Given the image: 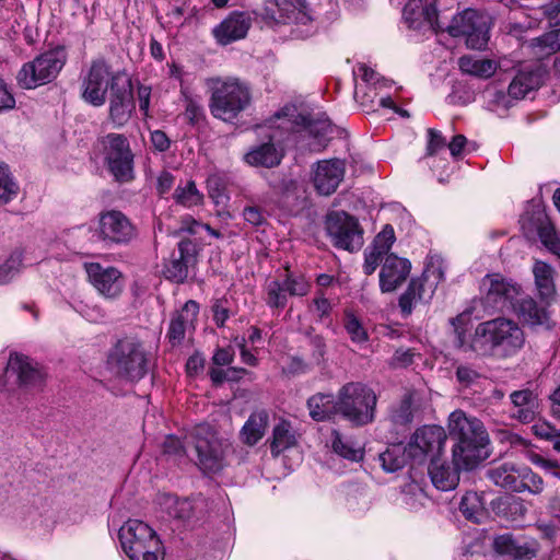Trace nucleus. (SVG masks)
<instances>
[{"instance_id": "nucleus-1", "label": "nucleus", "mask_w": 560, "mask_h": 560, "mask_svg": "<svg viewBox=\"0 0 560 560\" xmlns=\"http://www.w3.org/2000/svg\"><path fill=\"white\" fill-rule=\"evenodd\" d=\"M524 342L521 327L511 319L499 317L477 326L470 348L479 355L509 358L520 351Z\"/></svg>"}, {"instance_id": "nucleus-2", "label": "nucleus", "mask_w": 560, "mask_h": 560, "mask_svg": "<svg viewBox=\"0 0 560 560\" xmlns=\"http://www.w3.org/2000/svg\"><path fill=\"white\" fill-rule=\"evenodd\" d=\"M448 431L457 440L453 447V464L466 470L472 469L480 462L481 451L488 442L483 424L477 418L455 410L448 417Z\"/></svg>"}, {"instance_id": "nucleus-3", "label": "nucleus", "mask_w": 560, "mask_h": 560, "mask_svg": "<svg viewBox=\"0 0 560 560\" xmlns=\"http://www.w3.org/2000/svg\"><path fill=\"white\" fill-rule=\"evenodd\" d=\"M207 85L211 92L210 113L224 122H234L250 104L249 86L236 78H211Z\"/></svg>"}, {"instance_id": "nucleus-4", "label": "nucleus", "mask_w": 560, "mask_h": 560, "mask_svg": "<svg viewBox=\"0 0 560 560\" xmlns=\"http://www.w3.org/2000/svg\"><path fill=\"white\" fill-rule=\"evenodd\" d=\"M129 81L125 72L113 71L103 59L94 60L82 80V98L96 107L105 104L106 95L118 92Z\"/></svg>"}, {"instance_id": "nucleus-5", "label": "nucleus", "mask_w": 560, "mask_h": 560, "mask_svg": "<svg viewBox=\"0 0 560 560\" xmlns=\"http://www.w3.org/2000/svg\"><path fill=\"white\" fill-rule=\"evenodd\" d=\"M119 539L130 560H162V544L155 532L139 520H129L119 529Z\"/></svg>"}, {"instance_id": "nucleus-6", "label": "nucleus", "mask_w": 560, "mask_h": 560, "mask_svg": "<svg viewBox=\"0 0 560 560\" xmlns=\"http://www.w3.org/2000/svg\"><path fill=\"white\" fill-rule=\"evenodd\" d=\"M339 413L354 425H365L375 418L377 398L373 389L360 382L343 385L338 392Z\"/></svg>"}, {"instance_id": "nucleus-7", "label": "nucleus", "mask_w": 560, "mask_h": 560, "mask_svg": "<svg viewBox=\"0 0 560 560\" xmlns=\"http://www.w3.org/2000/svg\"><path fill=\"white\" fill-rule=\"evenodd\" d=\"M109 369L119 377L135 382L148 371V357L142 343L131 337L117 341L108 355Z\"/></svg>"}, {"instance_id": "nucleus-8", "label": "nucleus", "mask_w": 560, "mask_h": 560, "mask_svg": "<svg viewBox=\"0 0 560 560\" xmlns=\"http://www.w3.org/2000/svg\"><path fill=\"white\" fill-rule=\"evenodd\" d=\"M445 266L442 259L431 258L421 277L412 279L407 290L399 298V307L405 315L411 314L419 304L429 303L444 280Z\"/></svg>"}, {"instance_id": "nucleus-9", "label": "nucleus", "mask_w": 560, "mask_h": 560, "mask_svg": "<svg viewBox=\"0 0 560 560\" xmlns=\"http://www.w3.org/2000/svg\"><path fill=\"white\" fill-rule=\"evenodd\" d=\"M62 49L45 51L24 63L16 75L18 83L24 89H36L52 82L66 65Z\"/></svg>"}, {"instance_id": "nucleus-10", "label": "nucleus", "mask_w": 560, "mask_h": 560, "mask_svg": "<svg viewBox=\"0 0 560 560\" xmlns=\"http://www.w3.org/2000/svg\"><path fill=\"white\" fill-rule=\"evenodd\" d=\"M109 173L119 183L135 178L133 159L128 139L120 133H108L98 139Z\"/></svg>"}, {"instance_id": "nucleus-11", "label": "nucleus", "mask_w": 560, "mask_h": 560, "mask_svg": "<svg viewBox=\"0 0 560 560\" xmlns=\"http://www.w3.org/2000/svg\"><path fill=\"white\" fill-rule=\"evenodd\" d=\"M191 438L201 470L217 472L225 466L228 444L218 436L211 425H197Z\"/></svg>"}, {"instance_id": "nucleus-12", "label": "nucleus", "mask_w": 560, "mask_h": 560, "mask_svg": "<svg viewBox=\"0 0 560 560\" xmlns=\"http://www.w3.org/2000/svg\"><path fill=\"white\" fill-rule=\"evenodd\" d=\"M453 37H465L471 49H482L489 40L490 18L472 9L455 15L445 27Z\"/></svg>"}, {"instance_id": "nucleus-13", "label": "nucleus", "mask_w": 560, "mask_h": 560, "mask_svg": "<svg viewBox=\"0 0 560 560\" xmlns=\"http://www.w3.org/2000/svg\"><path fill=\"white\" fill-rule=\"evenodd\" d=\"M453 37H465L471 49H482L489 40L490 18L472 9L455 15L445 27Z\"/></svg>"}, {"instance_id": "nucleus-14", "label": "nucleus", "mask_w": 560, "mask_h": 560, "mask_svg": "<svg viewBox=\"0 0 560 560\" xmlns=\"http://www.w3.org/2000/svg\"><path fill=\"white\" fill-rule=\"evenodd\" d=\"M326 230L332 244L338 248L355 252L363 246V230L358 220L345 211L329 213Z\"/></svg>"}, {"instance_id": "nucleus-15", "label": "nucleus", "mask_w": 560, "mask_h": 560, "mask_svg": "<svg viewBox=\"0 0 560 560\" xmlns=\"http://www.w3.org/2000/svg\"><path fill=\"white\" fill-rule=\"evenodd\" d=\"M447 435L440 425H423L418 428L408 442V455L421 463L427 457L438 458L442 453Z\"/></svg>"}, {"instance_id": "nucleus-16", "label": "nucleus", "mask_w": 560, "mask_h": 560, "mask_svg": "<svg viewBox=\"0 0 560 560\" xmlns=\"http://www.w3.org/2000/svg\"><path fill=\"white\" fill-rule=\"evenodd\" d=\"M96 233L98 238L109 246L126 245L137 236L136 226L118 210H108L100 214Z\"/></svg>"}, {"instance_id": "nucleus-17", "label": "nucleus", "mask_w": 560, "mask_h": 560, "mask_svg": "<svg viewBox=\"0 0 560 560\" xmlns=\"http://www.w3.org/2000/svg\"><path fill=\"white\" fill-rule=\"evenodd\" d=\"M486 301L498 310H512L522 295V288L512 279L500 273L487 275L482 280Z\"/></svg>"}, {"instance_id": "nucleus-18", "label": "nucleus", "mask_w": 560, "mask_h": 560, "mask_svg": "<svg viewBox=\"0 0 560 560\" xmlns=\"http://www.w3.org/2000/svg\"><path fill=\"white\" fill-rule=\"evenodd\" d=\"M310 282L301 273L284 270L283 279H275L267 284V304L271 307L283 308L287 304V295L304 296L310 291Z\"/></svg>"}, {"instance_id": "nucleus-19", "label": "nucleus", "mask_w": 560, "mask_h": 560, "mask_svg": "<svg viewBox=\"0 0 560 560\" xmlns=\"http://www.w3.org/2000/svg\"><path fill=\"white\" fill-rule=\"evenodd\" d=\"M346 163L339 159L318 161L313 166L312 180L318 194L330 196L343 180Z\"/></svg>"}, {"instance_id": "nucleus-20", "label": "nucleus", "mask_w": 560, "mask_h": 560, "mask_svg": "<svg viewBox=\"0 0 560 560\" xmlns=\"http://www.w3.org/2000/svg\"><path fill=\"white\" fill-rule=\"evenodd\" d=\"M84 267L90 282L104 298L115 299L122 292V275L117 268L98 262L85 264Z\"/></svg>"}, {"instance_id": "nucleus-21", "label": "nucleus", "mask_w": 560, "mask_h": 560, "mask_svg": "<svg viewBox=\"0 0 560 560\" xmlns=\"http://www.w3.org/2000/svg\"><path fill=\"white\" fill-rule=\"evenodd\" d=\"M435 4L436 0H409L404 8V18L412 28L442 31L444 26L438 16Z\"/></svg>"}, {"instance_id": "nucleus-22", "label": "nucleus", "mask_w": 560, "mask_h": 560, "mask_svg": "<svg viewBox=\"0 0 560 560\" xmlns=\"http://www.w3.org/2000/svg\"><path fill=\"white\" fill-rule=\"evenodd\" d=\"M252 18L246 12L233 11L212 28V36L219 45L226 46L246 37Z\"/></svg>"}, {"instance_id": "nucleus-23", "label": "nucleus", "mask_w": 560, "mask_h": 560, "mask_svg": "<svg viewBox=\"0 0 560 560\" xmlns=\"http://www.w3.org/2000/svg\"><path fill=\"white\" fill-rule=\"evenodd\" d=\"M411 269L409 260L394 254L387 255L380 272L382 293L394 292L407 279Z\"/></svg>"}, {"instance_id": "nucleus-24", "label": "nucleus", "mask_w": 560, "mask_h": 560, "mask_svg": "<svg viewBox=\"0 0 560 560\" xmlns=\"http://www.w3.org/2000/svg\"><path fill=\"white\" fill-rule=\"evenodd\" d=\"M136 110L130 80L109 96L108 119L116 128L128 124Z\"/></svg>"}, {"instance_id": "nucleus-25", "label": "nucleus", "mask_w": 560, "mask_h": 560, "mask_svg": "<svg viewBox=\"0 0 560 560\" xmlns=\"http://www.w3.org/2000/svg\"><path fill=\"white\" fill-rule=\"evenodd\" d=\"M7 371L16 375L19 383L26 387L39 386L45 378V374L38 364L23 354H11Z\"/></svg>"}, {"instance_id": "nucleus-26", "label": "nucleus", "mask_w": 560, "mask_h": 560, "mask_svg": "<svg viewBox=\"0 0 560 560\" xmlns=\"http://www.w3.org/2000/svg\"><path fill=\"white\" fill-rule=\"evenodd\" d=\"M493 545L497 552L514 560H530L539 550V544L535 539L518 540L510 534L498 536Z\"/></svg>"}, {"instance_id": "nucleus-27", "label": "nucleus", "mask_w": 560, "mask_h": 560, "mask_svg": "<svg viewBox=\"0 0 560 560\" xmlns=\"http://www.w3.org/2000/svg\"><path fill=\"white\" fill-rule=\"evenodd\" d=\"M199 313L197 302L187 301L180 311H178L171 319L167 337L172 345H179L185 338L188 328H192Z\"/></svg>"}, {"instance_id": "nucleus-28", "label": "nucleus", "mask_w": 560, "mask_h": 560, "mask_svg": "<svg viewBox=\"0 0 560 560\" xmlns=\"http://www.w3.org/2000/svg\"><path fill=\"white\" fill-rule=\"evenodd\" d=\"M512 311L529 326H547L549 327V315L546 307L540 306L537 302L528 296L522 295L518 301L513 305Z\"/></svg>"}, {"instance_id": "nucleus-29", "label": "nucleus", "mask_w": 560, "mask_h": 560, "mask_svg": "<svg viewBox=\"0 0 560 560\" xmlns=\"http://www.w3.org/2000/svg\"><path fill=\"white\" fill-rule=\"evenodd\" d=\"M510 399L513 404L514 411L512 418L522 423H530L538 415V398L529 389H521L511 393Z\"/></svg>"}, {"instance_id": "nucleus-30", "label": "nucleus", "mask_w": 560, "mask_h": 560, "mask_svg": "<svg viewBox=\"0 0 560 560\" xmlns=\"http://www.w3.org/2000/svg\"><path fill=\"white\" fill-rule=\"evenodd\" d=\"M194 244L190 240L178 243V257H174L165 266L164 275L167 279L182 283L188 277V262L192 259Z\"/></svg>"}, {"instance_id": "nucleus-31", "label": "nucleus", "mask_w": 560, "mask_h": 560, "mask_svg": "<svg viewBox=\"0 0 560 560\" xmlns=\"http://www.w3.org/2000/svg\"><path fill=\"white\" fill-rule=\"evenodd\" d=\"M466 470L459 468L454 464V468L446 465L439 457L430 460L429 475L432 483L442 491H448L454 489L459 481V470Z\"/></svg>"}, {"instance_id": "nucleus-32", "label": "nucleus", "mask_w": 560, "mask_h": 560, "mask_svg": "<svg viewBox=\"0 0 560 560\" xmlns=\"http://www.w3.org/2000/svg\"><path fill=\"white\" fill-rule=\"evenodd\" d=\"M339 398L331 394L317 393L307 399L310 416L315 421H325L339 413Z\"/></svg>"}, {"instance_id": "nucleus-33", "label": "nucleus", "mask_w": 560, "mask_h": 560, "mask_svg": "<svg viewBox=\"0 0 560 560\" xmlns=\"http://www.w3.org/2000/svg\"><path fill=\"white\" fill-rule=\"evenodd\" d=\"M420 415L418 396L415 393L406 394L402 399L393 407L390 420L396 425H408Z\"/></svg>"}, {"instance_id": "nucleus-34", "label": "nucleus", "mask_w": 560, "mask_h": 560, "mask_svg": "<svg viewBox=\"0 0 560 560\" xmlns=\"http://www.w3.org/2000/svg\"><path fill=\"white\" fill-rule=\"evenodd\" d=\"M540 74L538 71L525 68L520 70L509 85V96L514 100H521L533 90L540 85Z\"/></svg>"}, {"instance_id": "nucleus-35", "label": "nucleus", "mask_w": 560, "mask_h": 560, "mask_svg": "<svg viewBox=\"0 0 560 560\" xmlns=\"http://www.w3.org/2000/svg\"><path fill=\"white\" fill-rule=\"evenodd\" d=\"M459 69L467 74L488 79L492 77L498 68H503L501 62H495L491 59L477 58L475 56H463L458 61Z\"/></svg>"}, {"instance_id": "nucleus-36", "label": "nucleus", "mask_w": 560, "mask_h": 560, "mask_svg": "<svg viewBox=\"0 0 560 560\" xmlns=\"http://www.w3.org/2000/svg\"><path fill=\"white\" fill-rule=\"evenodd\" d=\"M535 284L541 299L549 300L555 293V269L547 262L536 260L533 266Z\"/></svg>"}, {"instance_id": "nucleus-37", "label": "nucleus", "mask_w": 560, "mask_h": 560, "mask_svg": "<svg viewBox=\"0 0 560 560\" xmlns=\"http://www.w3.org/2000/svg\"><path fill=\"white\" fill-rule=\"evenodd\" d=\"M520 467L511 463H503L499 466L492 467L487 471L488 477L497 486L515 491L521 485L518 481Z\"/></svg>"}, {"instance_id": "nucleus-38", "label": "nucleus", "mask_w": 560, "mask_h": 560, "mask_svg": "<svg viewBox=\"0 0 560 560\" xmlns=\"http://www.w3.org/2000/svg\"><path fill=\"white\" fill-rule=\"evenodd\" d=\"M282 154L272 143H264L245 154V161L253 166L273 167L281 162Z\"/></svg>"}, {"instance_id": "nucleus-39", "label": "nucleus", "mask_w": 560, "mask_h": 560, "mask_svg": "<svg viewBox=\"0 0 560 560\" xmlns=\"http://www.w3.org/2000/svg\"><path fill=\"white\" fill-rule=\"evenodd\" d=\"M285 24L294 25L292 34L296 37L304 38L315 32L314 21L307 9L305 7H296L293 2Z\"/></svg>"}, {"instance_id": "nucleus-40", "label": "nucleus", "mask_w": 560, "mask_h": 560, "mask_svg": "<svg viewBox=\"0 0 560 560\" xmlns=\"http://www.w3.org/2000/svg\"><path fill=\"white\" fill-rule=\"evenodd\" d=\"M383 469L387 472H394L401 469L409 457L408 445L402 443L392 444L378 456Z\"/></svg>"}, {"instance_id": "nucleus-41", "label": "nucleus", "mask_w": 560, "mask_h": 560, "mask_svg": "<svg viewBox=\"0 0 560 560\" xmlns=\"http://www.w3.org/2000/svg\"><path fill=\"white\" fill-rule=\"evenodd\" d=\"M268 423L266 412H256L249 416L241 431L242 441L247 445H255L265 434Z\"/></svg>"}, {"instance_id": "nucleus-42", "label": "nucleus", "mask_w": 560, "mask_h": 560, "mask_svg": "<svg viewBox=\"0 0 560 560\" xmlns=\"http://www.w3.org/2000/svg\"><path fill=\"white\" fill-rule=\"evenodd\" d=\"M330 443L334 452L343 458L358 462L363 457L361 445L343 436L336 430L331 432Z\"/></svg>"}, {"instance_id": "nucleus-43", "label": "nucleus", "mask_w": 560, "mask_h": 560, "mask_svg": "<svg viewBox=\"0 0 560 560\" xmlns=\"http://www.w3.org/2000/svg\"><path fill=\"white\" fill-rule=\"evenodd\" d=\"M173 198L176 203L186 208H192L202 205L205 197L198 190L194 180H187L177 185Z\"/></svg>"}, {"instance_id": "nucleus-44", "label": "nucleus", "mask_w": 560, "mask_h": 560, "mask_svg": "<svg viewBox=\"0 0 560 560\" xmlns=\"http://www.w3.org/2000/svg\"><path fill=\"white\" fill-rule=\"evenodd\" d=\"M295 444V435L289 422L281 421L273 428V439L271 443V452L279 455L283 451Z\"/></svg>"}, {"instance_id": "nucleus-45", "label": "nucleus", "mask_w": 560, "mask_h": 560, "mask_svg": "<svg viewBox=\"0 0 560 560\" xmlns=\"http://www.w3.org/2000/svg\"><path fill=\"white\" fill-rule=\"evenodd\" d=\"M161 504L164 505L167 514L179 520H188L192 513V505L187 499H178L172 494L161 497Z\"/></svg>"}, {"instance_id": "nucleus-46", "label": "nucleus", "mask_w": 560, "mask_h": 560, "mask_svg": "<svg viewBox=\"0 0 560 560\" xmlns=\"http://www.w3.org/2000/svg\"><path fill=\"white\" fill-rule=\"evenodd\" d=\"M291 7V0H268L265 4L262 16L268 21L285 24Z\"/></svg>"}, {"instance_id": "nucleus-47", "label": "nucleus", "mask_w": 560, "mask_h": 560, "mask_svg": "<svg viewBox=\"0 0 560 560\" xmlns=\"http://www.w3.org/2000/svg\"><path fill=\"white\" fill-rule=\"evenodd\" d=\"M518 481L521 487L516 488V492L528 491L533 494H539L544 490L542 478L527 466L520 467Z\"/></svg>"}, {"instance_id": "nucleus-48", "label": "nucleus", "mask_w": 560, "mask_h": 560, "mask_svg": "<svg viewBox=\"0 0 560 560\" xmlns=\"http://www.w3.org/2000/svg\"><path fill=\"white\" fill-rule=\"evenodd\" d=\"M537 232L545 247L560 259V233L547 220L540 222Z\"/></svg>"}, {"instance_id": "nucleus-49", "label": "nucleus", "mask_w": 560, "mask_h": 560, "mask_svg": "<svg viewBox=\"0 0 560 560\" xmlns=\"http://www.w3.org/2000/svg\"><path fill=\"white\" fill-rule=\"evenodd\" d=\"M18 194L19 185L12 177L9 167L0 163V205L10 202Z\"/></svg>"}, {"instance_id": "nucleus-50", "label": "nucleus", "mask_w": 560, "mask_h": 560, "mask_svg": "<svg viewBox=\"0 0 560 560\" xmlns=\"http://www.w3.org/2000/svg\"><path fill=\"white\" fill-rule=\"evenodd\" d=\"M530 46L538 49L541 56L550 55L560 49V28L550 31L532 39Z\"/></svg>"}, {"instance_id": "nucleus-51", "label": "nucleus", "mask_w": 560, "mask_h": 560, "mask_svg": "<svg viewBox=\"0 0 560 560\" xmlns=\"http://www.w3.org/2000/svg\"><path fill=\"white\" fill-rule=\"evenodd\" d=\"M459 510L467 520L476 523L483 514L482 502L476 492H467L462 498Z\"/></svg>"}, {"instance_id": "nucleus-52", "label": "nucleus", "mask_w": 560, "mask_h": 560, "mask_svg": "<svg viewBox=\"0 0 560 560\" xmlns=\"http://www.w3.org/2000/svg\"><path fill=\"white\" fill-rule=\"evenodd\" d=\"M21 268L22 254L15 252L0 266V284H5L11 281L21 271Z\"/></svg>"}, {"instance_id": "nucleus-53", "label": "nucleus", "mask_w": 560, "mask_h": 560, "mask_svg": "<svg viewBox=\"0 0 560 560\" xmlns=\"http://www.w3.org/2000/svg\"><path fill=\"white\" fill-rule=\"evenodd\" d=\"M395 242V232L392 225L387 224L383 228V230L375 236L372 245L370 246L372 249L384 254L385 256L389 255L388 252L392 248Z\"/></svg>"}, {"instance_id": "nucleus-54", "label": "nucleus", "mask_w": 560, "mask_h": 560, "mask_svg": "<svg viewBox=\"0 0 560 560\" xmlns=\"http://www.w3.org/2000/svg\"><path fill=\"white\" fill-rule=\"evenodd\" d=\"M345 328L353 342L361 343L368 340L366 330L352 313L346 314Z\"/></svg>"}, {"instance_id": "nucleus-55", "label": "nucleus", "mask_w": 560, "mask_h": 560, "mask_svg": "<svg viewBox=\"0 0 560 560\" xmlns=\"http://www.w3.org/2000/svg\"><path fill=\"white\" fill-rule=\"evenodd\" d=\"M185 116L192 125L203 119L205 110L199 100L185 95Z\"/></svg>"}, {"instance_id": "nucleus-56", "label": "nucleus", "mask_w": 560, "mask_h": 560, "mask_svg": "<svg viewBox=\"0 0 560 560\" xmlns=\"http://www.w3.org/2000/svg\"><path fill=\"white\" fill-rule=\"evenodd\" d=\"M386 256L380 252L368 247L364 252V264L363 271L366 276L374 273V271L380 266V262L385 260Z\"/></svg>"}, {"instance_id": "nucleus-57", "label": "nucleus", "mask_w": 560, "mask_h": 560, "mask_svg": "<svg viewBox=\"0 0 560 560\" xmlns=\"http://www.w3.org/2000/svg\"><path fill=\"white\" fill-rule=\"evenodd\" d=\"M310 346L312 347L311 363L319 364L326 353V345L324 339L320 336H312L310 337Z\"/></svg>"}, {"instance_id": "nucleus-58", "label": "nucleus", "mask_w": 560, "mask_h": 560, "mask_svg": "<svg viewBox=\"0 0 560 560\" xmlns=\"http://www.w3.org/2000/svg\"><path fill=\"white\" fill-rule=\"evenodd\" d=\"M544 16L552 26L560 25V0H552L541 7Z\"/></svg>"}, {"instance_id": "nucleus-59", "label": "nucleus", "mask_w": 560, "mask_h": 560, "mask_svg": "<svg viewBox=\"0 0 560 560\" xmlns=\"http://www.w3.org/2000/svg\"><path fill=\"white\" fill-rule=\"evenodd\" d=\"M428 145H427V153L428 155L432 156L434 155L439 150L443 149L446 144L445 139L441 135L440 131L435 129H429L428 130Z\"/></svg>"}, {"instance_id": "nucleus-60", "label": "nucleus", "mask_w": 560, "mask_h": 560, "mask_svg": "<svg viewBox=\"0 0 560 560\" xmlns=\"http://www.w3.org/2000/svg\"><path fill=\"white\" fill-rule=\"evenodd\" d=\"M488 96V102L493 107H502L509 108L511 106L510 96L506 95L503 91L491 89L486 92Z\"/></svg>"}, {"instance_id": "nucleus-61", "label": "nucleus", "mask_w": 560, "mask_h": 560, "mask_svg": "<svg viewBox=\"0 0 560 560\" xmlns=\"http://www.w3.org/2000/svg\"><path fill=\"white\" fill-rule=\"evenodd\" d=\"M456 377L459 383L468 386L479 377V373L470 365L462 364L456 369Z\"/></svg>"}, {"instance_id": "nucleus-62", "label": "nucleus", "mask_w": 560, "mask_h": 560, "mask_svg": "<svg viewBox=\"0 0 560 560\" xmlns=\"http://www.w3.org/2000/svg\"><path fill=\"white\" fill-rule=\"evenodd\" d=\"M244 372L243 369L236 370V369H212L210 372V377L214 384H222L224 381H233L236 378L235 374Z\"/></svg>"}, {"instance_id": "nucleus-63", "label": "nucleus", "mask_w": 560, "mask_h": 560, "mask_svg": "<svg viewBox=\"0 0 560 560\" xmlns=\"http://www.w3.org/2000/svg\"><path fill=\"white\" fill-rule=\"evenodd\" d=\"M175 183L174 175L168 171H163L160 173L156 179V189L158 192L162 196L167 194Z\"/></svg>"}, {"instance_id": "nucleus-64", "label": "nucleus", "mask_w": 560, "mask_h": 560, "mask_svg": "<svg viewBox=\"0 0 560 560\" xmlns=\"http://www.w3.org/2000/svg\"><path fill=\"white\" fill-rule=\"evenodd\" d=\"M151 143L159 152H165L170 149L171 140L162 130H154L151 132Z\"/></svg>"}]
</instances>
